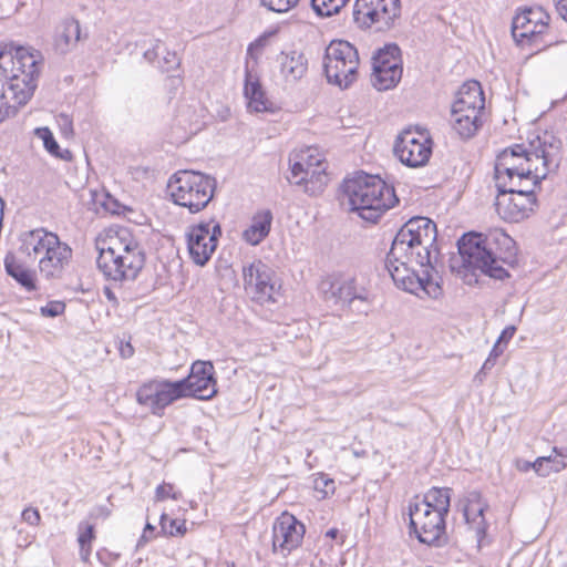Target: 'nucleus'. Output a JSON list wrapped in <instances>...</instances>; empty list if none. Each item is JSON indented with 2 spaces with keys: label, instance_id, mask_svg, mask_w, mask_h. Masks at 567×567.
I'll list each match as a JSON object with an SVG mask.
<instances>
[{
  "label": "nucleus",
  "instance_id": "nucleus-1",
  "mask_svg": "<svg viewBox=\"0 0 567 567\" xmlns=\"http://www.w3.org/2000/svg\"><path fill=\"white\" fill-rule=\"evenodd\" d=\"M41 60L38 50L0 44V123L32 97Z\"/></svg>",
  "mask_w": 567,
  "mask_h": 567
},
{
  "label": "nucleus",
  "instance_id": "nucleus-2",
  "mask_svg": "<svg viewBox=\"0 0 567 567\" xmlns=\"http://www.w3.org/2000/svg\"><path fill=\"white\" fill-rule=\"evenodd\" d=\"M457 249L463 267L478 269L496 280L508 278V268L518 265L516 241L501 228L464 234Z\"/></svg>",
  "mask_w": 567,
  "mask_h": 567
},
{
  "label": "nucleus",
  "instance_id": "nucleus-3",
  "mask_svg": "<svg viewBox=\"0 0 567 567\" xmlns=\"http://www.w3.org/2000/svg\"><path fill=\"white\" fill-rule=\"evenodd\" d=\"M96 265L109 282L114 286L134 281L145 265V252L127 230L109 236L96 243Z\"/></svg>",
  "mask_w": 567,
  "mask_h": 567
},
{
  "label": "nucleus",
  "instance_id": "nucleus-4",
  "mask_svg": "<svg viewBox=\"0 0 567 567\" xmlns=\"http://www.w3.org/2000/svg\"><path fill=\"white\" fill-rule=\"evenodd\" d=\"M342 190L348 197L350 209L371 223H377L398 203L393 186L388 185L380 176L363 172L346 179Z\"/></svg>",
  "mask_w": 567,
  "mask_h": 567
},
{
  "label": "nucleus",
  "instance_id": "nucleus-5",
  "mask_svg": "<svg viewBox=\"0 0 567 567\" xmlns=\"http://www.w3.org/2000/svg\"><path fill=\"white\" fill-rule=\"evenodd\" d=\"M435 223L423 216L410 218L396 233L392 245V257L412 256L416 266L432 265L431 248L436 241Z\"/></svg>",
  "mask_w": 567,
  "mask_h": 567
},
{
  "label": "nucleus",
  "instance_id": "nucleus-6",
  "mask_svg": "<svg viewBox=\"0 0 567 567\" xmlns=\"http://www.w3.org/2000/svg\"><path fill=\"white\" fill-rule=\"evenodd\" d=\"M539 157H529L526 143L513 144L504 148L495 161V186L497 196L522 194V183L527 184L526 176L532 174L533 163H538Z\"/></svg>",
  "mask_w": 567,
  "mask_h": 567
},
{
  "label": "nucleus",
  "instance_id": "nucleus-7",
  "mask_svg": "<svg viewBox=\"0 0 567 567\" xmlns=\"http://www.w3.org/2000/svg\"><path fill=\"white\" fill-rule=\"evenodd\" d=\"M414 266H416L415 258L412 256L392 257L391 250L386 255L385 267L398 288L421 299L425 297L439 299L443 289L432 277L433 265L419 266L421 270H416Z\"/></svg>",
  "mask_w": 567,
  "mask_h": 567
},
{
  "label": "nucleus",
  "instance_id": "nucleus-8",
  "mask_svg": "<svg viewBox=\"0 0 567 567\" xmlns=\"http://www.w3.org/2000/svg\"><path fill=\"white\" fill-rule=\"evenodd\" d=\"M216 179L195 171H178L168 182L172 200L190 214L203 210L214 197Z\"/></svg>",
  "mask_w": 567,
  "mask_h": 567
},
{
  "label": "nucleus",
  "instance_id": "nucleus-9",
  "mask_svg": "<svg viewBox=\"0 0 567 567\" xmlns=\"http://www.w3.org/2000/svg\"><path fill=\"white\" fill-rule=\"evenodd\" d=\"M529 157L538 155L539 162L533 163L532 174L526 176L528 182L522 183V190L535 194V188L540 186L550 173L558 171L561 162L563 143L554 135L545 133L543 136H537L535 140L526 144Z\"/></svg>",
  "mask_w": 567,
  "mask_h": 567
},
{
  "label": "nucleus",
  "instance_id": "nucleus-10",
  "mask_svg": "<svg viewBox=\"0 0 567 567\" xmlns=\"http://www.w3.org/2000/svg\"><path fill=\"white\" fill-rule=\"evenodd\" d=\"M358 50L348 41L334 40L326 49L323 69L329 83L348 89L359 68Z\"/></svg>",
  "mask_w": 567,
  "mask_h": 567
},
{
  "label": "nucleus",
  "instance_id": "nucleus-11",
  "mask_svg": "<svg viewBox=\"0 0 567 567\" xmlns=\"http://www.w3.org/2000/svg\"><path fill=\"white\" fill-rule=\"evenodd\" d=\"M320 289L327 302L342 309H351L355 302L369 306L371 301L368 280L363 276L327 279L321 282Z\"/></svg>",
  "mask_w": 567,
  "mask_h": 567
},
{
  "label": "nucleus",
  "instance_id": "nucleus-12",
  "mask_svg": "<svg viewBox=\"0 0 567 567\" xmlns=\"http://www.w3.org/2000/svg\"><path fill=\"white\" fill-rule=\"evenodd\" d=\"M410 536L431 547H443L447 544L445 517L417 505L409 504Z\"/></svg>",
  "mask_w": 567,
  "mask_h": 567
},
{
  "label": "nucleus",
  "instance_id": "nucleus-13",
  "mask_svg": "<svg viewBox=\"0 0 567 567\" xmlns=\"http://www.w3.org/2000/svg\"><path fill=\"white\" fill-rule=\"evenodd\" d=\"M401 14L400 0H355L354 21L364 28L375 27L377 31L391 29Z\"/></svg>",
  "mask_w": 567,
  "mask_h": 567
},
{
  "label": "nucleus",
  "instance_id": "nucleus-14",
  "mask_svg": "<svg viewBox=\"0 0 567 567\" xmlns=\"http://www.w3.org/2000/svg\"><path fill=\"white\" fill-rule=\"evenodd\" d=\"M311 150L301 155L290 167V176L287 177L290 184L303 186V190L310 196L321 194L329 182L327 166L323 159L313 155Z\"/></svg>",
  "mask_w": 567,
  "mask_h": 567
},
{
  "label": "nucleus",
  "instance_id": "nucleus-15",
  "mask_svg": "<svg viewBox=\"0 0 567 567\" xmlns=\"http://www.w3.org/2000/svg\"><path fill=\"white\" fill-rule=\"evenodd\" d=\"M274 277V269L261 260H255L243 267L245 291L260 305L277 301Z\"/></svg>",
  "mask_w": 567,
  "mask_h": 567
},
{
  "label": "nucleus",
  "instance_id": "nucleus-16",
  "mask_svg": "<svg viewBox=\"0 0 567 567\" xmlns=\"http://www.w3.org/2000/svg\"><path fill=\"white\" fill-rule=\"evenodd\" d=\"M174 383L182 384L181 399L193 396L198 400H210L217 393L215 368L210 361L194 362L188 377Z\"/></svg>",
  "mask_w": 567,
  "mask_h": 567
},
{
  "label": "nucleus",
  "instance_id": "nucleus-17",
  "mask_svg": "<svg viewBox=\"0 0 567 567\" xmlns=\"http://www.w3.org/2000/svg\"><path fill=\"white\" fill-rule=\"evenodd\" d=\"M220 236L221 227L214 220L190 227L187 234V247L192 260L198 266H205L215 252Z\"/></svg>",
  "mask_w": 567,
  "mask_h": 567
},
{
  "label": "nucleus",
  "instance_id": "nucleus-18",
  "mask_svg": "<svg viewBox=\"0 0 567 567\" xmlns=\"http://www.w3.org/2000/svg\"><path fill=\"white\" fill-rule=\"evenodd\" d=\"M181 383L168 380H152L143 383L136 392L140 405L148 408L152 414L162 415L166 406L181 399Z\"/></svg>",
  "mask_w": 567,
  "mask_h": 567
},
{
  "label": "nucleus",
  "instance_id": "nucleus-19",
  "mask_svg": "<svg viewBox=\"0 0 567 567\" xmlns=\"http://www.w3.org/2000/svg\"><path fill=\"white\" fill-rule=\"evenodd\" d=\"M393 152L405 166L421 167L432 155V141L421 133L404 131L396 137Z\"/></svg>",
  "mask_w": 567,
  "mask_h": 567
},
{
  "label": "nucleus",
  "instance_id": "nucleus-20",
  "mask_svg": "<svg viewBox=\"0 0 567 567\" xmlns=\"http://www.w3.org/2000/svg\"><path fill=\"white\" fill-rule=\"evenodd\" d=\"M550 16L542 7L526 8L516 14L512 23V34L516 41L529 40L538 44L549 29Z\"/></svg>",
  "mask_w": 567,
  "mask_h": 567
},
{
  "label": "nucleus",
  "instance_id": "nucleus-21",
  "mask_svg": "<svg viewBox=\"0 0 567 567\" xmlns=\"http://www.w3.org/2000/svg\"><path fill=\"white\" fill-rule=\"evenodd\" d=\"M305 533V525L292 514L281 513L272 525L274 551L291 553L301 545Z\"/></svg>",
  "mask_w": 567,
  "mask_h": 567
},
{
  "label": "nucleus",
  "instance_id": "nucleus-22",
  "mask_svg": "<svg viewBox=\"0 0 567 567\" xmlns=\"http://www.w3.org/2000/svg\"><path fill=\"white\" fill-rule=\"evenodd\" d=\"M536 202L535 194L523 192L522 194L496 196L495 206L503 219L518 223L529 216Z\"/></svg>",
  "mask_w": 567,
  "mask_h": 567
},
{
  "label": "nucleus",
  "instance_id": "nucleus-23",
  "mask_svg": "<svg viewBox=\"0 0 567 567\" xmlns=\"http://www.w3.org/2000/svg\"><path fill=\"white\" fill-rule=\"evenodd\" d=\"M51 244L52 247L39 258L40 272L48 279L60 278L72 258V249L58 235Z\"/></svg>",
  "mask_w": 567,
  "mask_h": 567
},
{
  "label": "nucleus",
  "instance_id": "nucleus-24",
  "mask_svg": "<svg viewBox=\"0 0 567 567\" xmlns=\"http://www.w3.org/2000/svg\"><path fill=\"white\" fill-rule=\"evenodd\" d=\"M464 517L470 528L475 532L478 545L482 544L486 536L488 524L484 513L488 508V504L483 499L481 492L471 491L465 497Z\"/></svg>",
  "mask_w": 567,
  "mask_h": 567
},
{
  "label": "nucleus",
  "instance_id": "nucleus-25",
  "mask_svg": "<svg viewBox=\"0 0 567 567\" xmlns=\"http://www.w3.org/2000/svg\"><path fill=\"white\" fill-rule=\"evenodd\" d=\"M81 39L80 22L74 18H65L54 29L53 49L59 54H66L76 47Z\"/></svg>",
  "mask_w": 567,
  "mask_h": 567
},
{
  "label": "nucleus",
  "instance_id": "nucleus-26",
  "mask_svg": "<svg viewBox=\"0 0 567 567\" xmlns=\"http://www.w3.org/2000/svg\"><path fill=\"white\" fill-rule=\"evenodd\" d=\"M244 95L247 99V107L250 112H268L271 110V102L267 99L258 76L246 65Z\"/></svg>",
  "mask_w": 567,
  "mask_h": 567
},
{
  "label": "nucleus",
  "instance_id": "nucleus-27",
  "mask_svg": "<svg viewBox=\"0 0 567 567\" xmlns=\"http://www.w3.org/2000/svg\"><path fill=\"white\" fill-rule=\"evenodd\" d=\"M55 233L44 228H37L21 235V250L29 257L40 258L48 248H51Z\"/></svg>",
  "mask_w": 567,
  "mask_h": 567
},
{
  "label": "nucleus",
  "instance_id": "nucleus-28",
  "mask_svg": "<svg viewBox=\"0 0 567 567\" xmlns=\"http://www.w3.org/2000/svg\"><path fill=\"white\" fill-rule=\"evenodd\" d=\"M451 492L449 487H432L422 497L415 496L410 504L435 511L436 514L446 517L450 512Z\"/></svg>",
  "mask_w": 567,
  "mask_h": 567
},
{
  "label": "nucleus",
  "instance_id": "nucleus-29",
  "mask_svg": "<svg viewBox=\"0 0 567 567\" xmlns=\"http://www.w3.org/2000/svg\"><path fill=\"white\" fill-rule=\"evenodd\" d=\"M272 219L271 210L257 212L251 218L250 226L244 230L243 239L252 246L259 245L269 235Z\"/></svg>",
  "mask_w": 567,
  "mask_h": 567
},
{
  "label": "nucleus",
  "instance_id": "nucleus-30",
  "mask_svg": "<svg viewBox=\"0 0 567 567\" xmlns=\"http://www.w3.org/2000/svg\"><path fill=\"white\" fill-rule=\"evenodd\" d=\"M452 107L457 110L466 109H485V96L480 82L471 80L465 82L457 91Z\"/></svg>",
  "mask_w": 567,
  "mask_h": 567
},
{
  "label": "nucleus",
  "instance_id": "nucleus-31",
  "mask_svg": "<svg viewBox=\"0 0 567 567\" xmlns=\"http://www.w3.org/2000/svg\"><path fill=\"white\" fill-rule=\"evenodd\" d=\"M4 269L6 272L10 277H12L27 291H33L37 289L35 272L27 268L11 252L8 254L4 258Z\"/></svg>",
  "mask_w": 567,
  "mask_h": 567
},
{
  "label": "nucleus",
  "instance_id": "nucleus-32",
  "mask_svg": "<svg viewBox=\"0 0 567 567\" xmlns=\"http://www.w3.org/2000/svg\"><path fill=\"white\" fill-rule=\"evenodd\" d=\"M307 69L308 61L302 53L291 51L290 53L282 54L280 71L287 82H297L306 74Z\"/></svg>",
  "mask_w": 567,
  "mask_h": 567
},
{
  "label": "nucleus",
  "instance_id": "nucleus-33",
  "mask_svg": "<svg viewBox=\"0 0 567 567\" xmlns=\"http://www.w3.org/2000/svg\"><path fill=\"white\" fill-rule=\"evenodd\" d=\"M451 124L455 133L462 140L472 138L483 125L481 115H465L462 113H451Z\"/></svg>",
  "mask_w": 567,
  "mask_h": 567
},
{
  "label": "nucleus",
  "instance_id": "nucleus-34",
  "mask_svg": "<svg viewBox=\"0 0 567 567\" xmlns=\"http://www.w3.org/2000/svg\"><path fill=\"white\" fill-rule=\"evenodd\" d=\"M401 50L396 44H388L379 49L372 56V71L388 70L402 66Z\"/></svg>",
  "mask_w": 567,
  "mask_h": 567
},
{
  "label": "nucleus",
  "instance_id": "nucleus-35",
  "mask_svg": "<svg viewBox=\"0 0 567 567\" xmlns=\"http://www.w3.org/2000/svg\"><path fill=\"white\" fill-rule=\"evenodd\" d=\"M402 66L401 68H394V69H388V70H379V71H372L371 75V82L372 85L378 91H386L390 89H393L396 86V84L400 82L402 78Z\"/></svg>",
  "mask_w": 567,
  "mask_h": 567
},
{
  "label": "nucleus",
  "instance_id": "nucleus-36",
  "mask_svg": "<svg viewBox=\"0 0 567 567\" xmlns=\"http://www.w3.org/2000/svg\"><path fill=\"white\" fill-rule=\"evenodd\" d=\"M35 135L43 141L44 148L51 155L61 159H71V152L69 150L60 151V146L49 127H38Z\"/></svg>",
  "mask_w": 567,
  "mask_h": 567
},
{
  "label": "nucleus",
  "instance_id": "nucleus-37",
  "mask_svg": "<svg viewBox=\"0 0 567 567\" xmlns=\"http://www.w3.org/2000/svg\"><path fill=\"white\" fill-rule=\"evenodd\" d=\"M349 0H311L313 11L320 17L338 13Z\"/></svg>",
  "mask_w": 567,
  "mask_h": 567
},
{
  "label": "nucleus",
  "instance_id": "nucleus-38",
  "mask_svg": "<svg viewBox=\"0 0 567 567\" xmlns=\"http://www.w3.org/2000/svg\"><path fill=\"white\" fill-rule=\"evenodd\" d=\"M159 525L162 530L169 536L184 535L186 533L185 520L172 519L165 513L161 515Z\"/></svg>",
  "mask_w": 567,
  "mask_h": 567
},
{
  "label": "nucleus",
  "instance_id": "nucleus-39",
  "mask_svg": "<svg viewBox=\"0 0 567 567\" xmlns=\"http://www.w3.org/2000/svg\"><path fill=\"white\" fill-rule=\"evenodd\" d=\"M260 6L276 13H286L293 9L299 0H259Z\"/></svg>",
  "mask_w": 567,
  "mask_h": 567
},
{
  "label": "nucleus",
  "instance_id": "nucleus-40",
  "mask_svg": "<svg viewBox=\"0 0 567 567\" xmlns=\"http://www.w3.org/2000/svg\"><path fill=\"white\" fill-rule=\"evenodd\" d=\"M166 498L178 501L182 498V492L175 491L174 485L171 483H163L156 487L155 499L162 502Z\"/></svg>",
  "mask_w": 567,
  "mask_h": 567
},
{
  "label": "nucleus",
  "instance_id": "nucleus-41",
  "mask_svg": "<svg viewBox=\"0 0 567 567\" xmlns=\"http://www.w3.org/2000/svg\"><path fill=\"white\" fill-rule=\"evenodd\" d=\"M504 351H505L504 349L494 344V347L492 348V350L489 352V355L487 357V359L483 363L481 370L476 374V378L482 379L483 375H485L488 371H491L495 367L497 359L503 354Z\"/></svg>",
  "mask_w": 567,
  "mask_h": 567
},
{
  "label": "nucleus",
  "instance_id": "nucleus-42",
  "mask_svg": "<svg viewBox=\"0 0 567 567\" xmlns=\"http://www.w3.org/2000/svg\"><path fill=\"white\" fill-rule=\"evenodd\" d=\"M157 63L163 72H169L179 66L181 60L175 52L166 51V54Z\"/></svg>",
  "mask_w": 567,
  "mask_h": 567
},
{
  "label": "nucleus",
  "instance_id": "nucleus-43",
  "mask_svg": "<svg viewBox=\"0 0 567 567\" xmlns=\"http://www.w3.org/2000/svg\"><path fill=\"white\" fill-rule=\"evenodd\" d=\"M65 305L62 301H50L40 308V312L44 317L54 318L64 312Z\"/></svg>",
  "mask_w": 567,
  "mask_h": 567
},
{
  "label": "nucleus",
  "instance_id": "nucleus-44",
  "mask_svg": "<svg viewBox=\"0 0 567 567\" xmlns=\"http://www.w3.org/2000/svg\"><path fill=\"white\" fill-rule=\"evenodd\" d=\"M58 125L63 136L71 137L73 136V122L72 118L68 114H60L56 118Z\"/></svg>",
  "mask_w": 567,
  "mask_h": 567
},
{
  "label": "nucleus",
  "instance_id": "nucleus-45",
  "mask_svg": "<svg viewBox=\"0 0 567 567\" xmlns=\"http://www.w3.org/2000/svg\"><path fill=\"white\" fill-rule=\"evenodd\" d=\"M21 518L24 523L31 526H38L41 522V515L38 508L35 507H27L22 511Z\"/></svg>",
  "mask_w": 567,
  "mask_h": 567
},
{
  "label": "nucleus",
  "instance_id": "nucleus-46",
  "mask_svg": "<svg viewBox=\"0 0 567 567\" xmlns=\"http://www.w3.org/2000/svg\"><path fill=\"white\" fill-rule=\"evenodd\" d=\"M516 332L515 326H507L502 333L499 334L498 339L495 342V346L501 347L502 349H506L508 342L512 340Z\"/></svg>",
  "mask_w": 567,
  "mask_h": 567
},
{
  "label": "nucleus",
  "instance_id": "nucleus-47",
  "mask_svg": "<svg viewBox=\"0 0 567 567\" xmlns=\"http://www.w3.org/2000/svg\"><path fill=\"white\" fill-rule=\"evenodd\" d=\"M315 488L317 491L323 492L326 495L334 489V482L331 478H328L326 475H321L320 477L315 480Z\"/></svg>",
  "mask_w": 567,
  "mask_h": 567
},
{
  "label": "nucleus",
  "instance_id": "nucleus-48",
  "mask_svg": "<svg viewBox=\"0 0 567 567\" xmlns=\"http://www.w3.org/2000/svg\"><path fill=\"white\" fill-rule=\"evenodd\" d=\"M533 470L537 473V475L546 477L551 472L548 465V460L545 457H538L533 462Z\"/></svg>",
  "mask_w": 567,
  "mask_h": 567
},
{
  "label": "nucleus",
  "instance_id": "nucleus-49",
  "mask_svg": "<svg viewBox=\"0 0 567 567\" xmlns=\"http://www.w3.org/2000/svg\"><path fill=\"white\" fill-rule=\"evenodd\" d=\"M544 457L548 460L550 472L558 473L567 466V462L560 460L557 453Z\"/></svg>",
  "mask_w": 567,
  "mask_h": 567
},
{
  "label": "nucleus",
  "instance_id": "nucleus-50",
  "mask_svg": "<svg viewBox=\"0 0 567 567\" xmlns=\"http://www.w3.org/2000/svg\"><path fill=\"white\" fill-rule=\"evenodd\" d=\"M122 286L123 285L114 286L113 282H109V285L104 286L103 288V295L113 306H118V299L116 297L114 289L121 288Z\"/></svg>",
  "mask_w": 567,
  "mask_h": 567
},
{
  "label": "nucleus",
  "instance_id": "nucleus-51",
  "mask_svg": "<svg viewBox=\"0 0 567 567\" xmlns=\"http://www.w3.org/2000/svg\"><path fill=\"white\" fill-rule=\"evenodd\" d=\"M94 539V528L92 525H87L84 532L79 535L78 542L80 546H89Z\"/></svg>",
  "mask_w": 567,
  "mask_h": 567
},
{
  "label": "nucleus",
  "instance_id": "nucleus-52",
  "mask_svg": "<svg viewBox=\"0 0 567 567\" xmlns=\"http://www.w3.org/2000/svg\"><path fill=\"white\" fill-rule=\"evenodd\" d=\"M161 50V41L156 40V44L152 48L145 51L144 59L147 60L150 63H154L158 55Z\"/></svg>",
  "mask_w": 567,
  "mask_h": 567
},
{
  "label": "nucleus",
  "instance_id": "nucleus-53",
  "mask_svg": "<svg viewBox=\"0 0 567 567\" xmlns=\"http://www.w3.org/2000/svg\"><path fill=\"white\" fill-rule=\"evenodd\" d=\"M154 530H155V527L152 524L147 523L145 525L144 532H143L142 536L140 537L136 546L137 547L144 546L152 538Z\"/></svg>",
  "mask_w": 567,
  "mask_h": 567
},
{
  "label": "nucleus",
  "instance_id": "nucleus-54",
  "mask_svg": "<svg viewBox=\"0 0 567 567\" xmlns=\"http://www.w3.org/2000/svg\"><path fill=\"white\" fill-rule=\"evenodd\" d=\"M134 354V348L130 342H121L120 346V355L123 359H128Z\"/></svg>",
  "mask_w": 567,
  "mask_h": 567
},
{
  "label": "nucleus",
  "instance_id": "nucleus-55",
  "mask_svg": "<svg viewBox=\"0 0 567 567\" xmlns=\"http://www.w3.org/2000/svg\"><path fill=\"white\" fill-rule=\"evenodd\" d=\"M457 109L458 107H452L451 109V113H456L457 112V113H462V114L471 115V116L472 115H481L482 116V112L484 111V109H477V107H475V109H473V107H471V109L470 107L468 109L464 107V110L463 109L462 110H457Z\"/></svg>",
  "mask_w": 567,
  "mask_h": 567
},
{
  "label": "nucleus",
  "instance_id": "nucleus-56",
  "mask_svg": "<svg viewBox=\"0 0 567 567\" xmlns=\"http://www.w3.org/2000/svg\"><path fill=\"white\" fill-rule=\"evenodd\" d=\"M559 16L567 21V0H554Z\"/></svg>",
  "mask_w": 567,
  "mask_h": 567
},
{
  "label": "nucleus",
  "instance_id": "nucleus-57",
  "mask_svg": "<svg viewBox=\"0 0 567 567\" xmlns=\"http://www.w3.org/2000/svg\"><path fill=\"white\" fill-rule=\"evenodd\" d=\"M516 468L522 473H526L533 468V462L525 461V460H517Z\"/></svg>",
  "mask_w": 567,
  "mask_h": 567
},
{
  "label": "nucleus",
  "instance_id": "nucleus-58",
  "mask_svg": "<svg viewBox=\"0 0 567 567\" xmlns=\"http://www.w3.org/2000/svg\"><path fill=\"white\" fill-rule=\"evenodd\" d=\"M91 550H92L91 545L80 546V557L84 563H89L90 556H91Z\"/></svg>",
  "mask_w": 567,
  "mask_h": 567
},
{
  "label": "nucleus",
  "instance_id": "nucleus-59",
  "mask_svg": "<svg viewBox=\"0 0 567 567\" xmlns=\"http://www.w3.org/2000/svg\"><path fill=\"white\" fill-rule=\"evenodd\" d=\"M339 535V530L337 528H330L327 533H326V536L329 537V538H332V539H336Z\"/></svg>",
  "mask_w": 567,
  "mask_h": 567
},
{
  "label": "nucleus",
  "instance_id": "nucleus-60",
  "mask_svg": "<svg viewBox=\"0 0 567 567\" xmlns=\"http://www.w3.org/2000/svg\"><path fill=\"white\" fill-rule=\"evenodd\" d=\"M542 42H543V44H544V45H549V44H551V43H553V41H551V40H549V41H543V40H542Z\"/></svg>",
  "mask_w": 567,
  "mask_h": 567
},
{
  "label": "nucleus",
  "instance_id": "nucleus-61",
  "mask_svg": "<svg viewBox=\"0 0 567 567\" xmlns=\"http://www.w3.org/2000/svg\"><path fill=\"white\" fill-rule=\"evenodd\" d=\"M251 50H252V44H250V45L248 47V53H250V52H251Z\"/></svg>",
  "mask_w": 567,
  "mask_h": 567
}]
</instances>
